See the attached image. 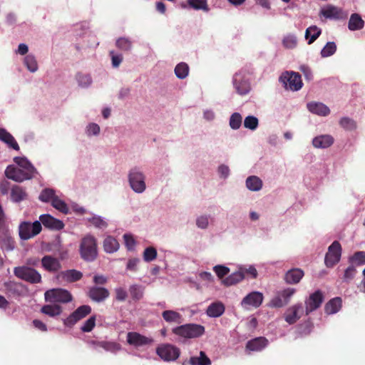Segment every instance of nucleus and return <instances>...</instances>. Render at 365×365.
I'll list each match as a JSON object with an SVG mask.
<instances>
[{
    "mask_svg": "<svg viewBox=\"0 0 365 365\" xmlns=\"http://www.w3.org/2000/svg\"><path fill=\"white\" fill-rule=\"evenodd\" d=\"M27 197L26 190L19 185H14L11 189V199L14 202H20Z\"/></svg>",
    "mask_w": 365,
    "mask_h": 365,
    "instance_id": "nucleus-33",
    "label": "nucleus"
},
{
    "mask_svg": "<svg viewBox=\"0 0 365 365\" xmlns=\"http://www.w3.org/2000/svg\"><path fill=\"white\" fill-rule=\"evenodd\" d=\"M125 245L128 250H133L136 245V241L132 234L126 233L123 235Z\"/></svg>",
    "mask_w": 365,
    "mask_h": 365,
    "instance_id": "nucleus-62",
    "label": "nucleus"
},
{
    "mask_svg": "<svg viewBox=\"0 0 365 365\" xmlns=\"http://www.w3.org/2000/svg\"><path fill=\"white\" fill-rule=\"evenodd\" d=\"M341 307V299L336 297L331 299L325 306V312L328 314H334L339 311Z\"/></svg>",
    "mask_w": 365,
    "mask_h": 365,
    "instance_id": "nucleus-39",
    "label": "nucleus"
},
{
    "mask_svg": "<svg viewBox=\"0 0 365 365\" xmlns=\"http://www.w3.org/2000/svg\"><path fill=\"white\" fill-rule=\"evenodd\" d=\"M0 141L7 145L9 148L19 151V145L14 137L5 128L0 127Z\"/></svg>",
    "mask_w": 365,
    "mask_h": 365,
    "instance_id": "nucleus-25",
    "label": "nucleus"
},
{
    "mask_svg": "<svg viewBox=\"0 0 365 365\" xmlns=\"http://www.w3.org/2000/svg\"><path fill=\"white\" fill-rule=\"evenodd\" d=\"M321 34V29L316 26L308 27L305 31V38L308 44L312 43Z\"/></svg>",
    "mask_w": 365,
    "mask_h": 365,
    "instance_id": "nucleus-41",
    "label": "nucleus"
},
{
    "mask_svg": "<svg viewBox=\"0 0 365 365\" xmlns=\"http://www.w3.org/2000/svg\"><path fill=\"white\" fill-rule=\"evenodd\" d=\"M91 308L88 305H82L73 312L69 317L63 319V324L67 327H72L77 322L90 314Z\"/></svg>",
    "mask_w": 365,
    "mask_h": 365,
    "instance_id": "nucleus-14",
    "label": "nucleus"
},
{
    "mask_svg": "<svg viewBox=\"0 0 365 365\" xmlns=\"http://www.w3.org/2000/svg\"><path fill=\"white\" fill-rule=\"evenodd\" d=\"M217 173L220 179L226 180L230 175V169L225 164H220L217 168Z\"/></svg>",
    "mask_w": 365,
    "mask_h": 365,
    "instance_id": "nucleus-61",
    "label": "nucleus"
},
{
    "mask_svg": "<svg viewBox=\"0 0 365 365\" xmlns=\"http://www.w3.org/2000/svg\"><path fill=\"white\" fill-rule=\"evenodd\" d=\"M245 187L250 191L259 192L263 187V181L257 175H250L245 180Z\"/></svg>",
    "mask_w": 365,
    "mask_h": 365,
    "instance_id": "nucleus-27",
    "label": "nucleus"
},
{
    "mask_svg": "<svg viewBox=\"0 0 365 365\" xmlns=\"http://www.w3.org/2000/svg\"><path fill=\"white\" fill-rule=\"evenodd\" d=\"M109 291L104 287H93L89 289L90 298L97 302L104 301L109 297Z\"/></svg>",
    "mask_w": 365,
    "mask_h": 365,
    "instance_id": "nucleus-26",
    "label": "nucleus"
},
{
    "mask_svg": "<svg viewBox=\"0 0 365 365\" xmlns=\"http://www.w3.org/2000/svg\"><path fill=\"white\" fill-rule=\"evenodd\" d=\"M174 71L178 78L185 79L189 74V66L186 63H179L176 65Z\"/></svg>",
    "mask_w": 365,
    "mask_h": 365,
    "instance_id": "nucleus-44",
    "label": "nucleus"
},
{
    "mask_svg": "<svg viewBox=\"0 0 365 365\" xmlns=\"http://www.w3.org/2000/svg\"><path fill=\"white\" fill-rule=\"evenodd\" d=\"M115 299L118 302H125L128 297V292L125 287H117L114 289Z\"/></svg>",
    "mask_w": 365,
    "mask_h": 365,
    "instance_id": "nucleus-57",
    "label": "nucleus"
},
{
    "mask_svg": "<svg viewBox=\"0 0 365 365\" xmlns=\"http://www.w3.org/2000/svg\"><path fill=\"white\" fill-rule=\"evenodd\" d=\"M173 332L183 339L197 338L205 333V327L200 324H187L173 328Z\"/></svg>",
    "mask_w": 365,
    "mask_h": 365,
    "instance_id": "nucleus-4",
    "label": "nucleus"
},
{
    "mask_svg": "<svg viewBox=\"0 0 365 365\" xmlns=\"http://www.w3.org/2000/svg\"><path fill=\"white\" fill-rule=\"evenodd\" d=\"M41 265L49 272H58L61 267L59 259L51 255H46L41 259Z\"/></svg>",
    "mask_w": 365,
    "mask_h": 365,
    "instance_id": "nucleus-22",
    "label": "nucleus"
},
{
    "mask_svg": "<svg viewBox=\"0 0 365 365\" xmlns=\"http://www.w3.org/2000/svg\"><path fill=\"white\" fill-rule=\"evenodd\" d=\"M75 78L78 86L81 88H88L93 83L92 77L89 73H78Z\"/></svg>",
    "mask_w": 365,
    "mask_h": 365,
    "instance_id": "nucleus-37",
    "label": "nucleus"
},
{
    "mask_svg": "<svg viewBox=\"0 0 365 365\" xmlns=\"http://www.w3.org/2000/svg\"><path fill=\"white\" fill-rule=\"evenodd\" d=\"M51 205L55 209L58 210L63 214H68L69 212V208L67 204L63 200L60 199L57 195L53 198Z\"/></svg>",
    "mask_w": 365,
    "mask_h": 365,
    "instance_id": "nucleus-51",
    "label": "nucleus"
},
{
    "mask_svg": "<svg viewBox=\"0 0 365 365\" xmlns=\"http://www.w3.org/2000/svg\"><path fill=\"white\" fill-rule=\"evenodd\" d=\"M6 176L16 182H24L33 178L31 174H29L22 168L14 165H9L5 170Z\"/></svg>",
    "mask_w": 365,
    "mask_h": 365,
    "instance_id": "nucleus-12",
    "label": "nucleus"
},
{
    "mask_svg": "<svg viewBox=\"0 0 365 365\" xmlns=\"http://www.w3.org/2000/svg\"><path fill=\"white\" fill-rule=\"evenodd\" d=\"M353 264L361 265L365 264V252H357L350 259Z\"/></svg>",
    "mask_w": 365,
    "mask_h": 365,
    "instance_id": "nucleus-63",
    "label": "nucleus"
},
{
    "mask_svg": "<svg viewBox=\"0 0 365 365\" xmlns=\"http://www.w3.org/2000/svg\"><path fill=\"white\" fill-rule=\"evenodd\" d=\"M302 305L300 303L289 307L284 313V320L289 324H294L302 314Z\"/></svg>",
    "mask_w": 365,
    "mask_h": 365,
    "instance_id": "nucleus-15",
    "label": "nucleus"
},
{
    "mask_svg": "<svg viewBox=\"0 0 365 365\" xmlns=\"http://www.w3.org/2000/svg\"><path fill=\"white\" fill-rule=\"evenodd\" d=\"M157 354L165 361H175L180 356V349L174 345L163 344L156 349Z\"/></svg>",
    "mask_w": 365,
    "mask_h": 365,
    "instance_id": "nucleus-10",
    "label": "nucleus"
},
{
    "mask_svg": "<svg viewBox=\"0 0 365 365\" xmlns=\"http://www.w3.org/2000/svg\"><path fill=\"white\" fill-rule=\"evenodd\" d=\"M45 300L51 303H68L72 301L71 294L66 289L57 288L47 290L44 293Z\"/></svg>",
    "mask_w": 365,
    "mask_h": 365,
    "instance_id": "nucleus-7",
    "label": "nucleus"
},
{
    "mask_svg": "<svg viewBox=\"0 0 365 365\" xmlns=\"http://www.w3.org/2000/svg\"><path fill=\"white\" fill-rule=\"evenodd\" d=\"M163 319L169 324H180L182 322V315L171 309L165 310L162 312Z\"/></svg>",
    "mask_w": 365,
    "mask_h": 365,
    "instance_id": "nucleus-32",
    "label": "nucleus"
},
{
    "mask_svg": "<svg viewBox=\"0 0 365 365\" xmlns=\"http://www.w3.org/2000/svg\"><path fill=\"white\" fill-rule=\"evenodd\" d=\"M298 40L294 34H287L282 38V45L287 49H294L297 46Z\"/></svg>",
    "mask_w": 365,
    "mask_h": 365,
    "instance_id": "nucleus-42",
    "label": "nucleus"
},
{
    "mask_svg": "<svg viewBox=\"0 0 365 365\" xmlns=\"http://www.w3.org/2000/svg\"><path fill=\"white\" fill-rule=\"evenodd\" d=\"M364 26V21L358 14H353L351 15L348 28L350 31L361 30Z\"/></svg>",
    "mask_w": 365,
    "mask_h": 365,
    "instance_id": "nucleus-36",
    "label": "nucleus"
},
{
    "mask_svg": "<svg viewBox=\"0 0 365 365\" xmlns=\"http://www.w3.org/2000/svg\"><path fill=\"white\" fill-rule=\"evenodd\" d=\"M84 132L88 138L98 137L101 133V127L96 123H89L86 125Z\"/></svg>",
    "mask_w": 365,
    "mask_h": 365,
    "instance_id": "nucleus-43",
    "label": "nucleus"
},
{
    "mask_svg": "<svg viewBox=\"0 0 365 365\" xmlns=\"http://www.w3.org/2000/svg\"><path fill=\"white\" fill-rule=\"evenodd\" d=\"M14 274L19 279L31 283H39L41 275L36 269L27 266L16 267L14 269Z\"/></svg>",
    "mask_w": 365,
    "mask_h": 365,
    "instance_id": "nucleus-9",
    "label": "nucleus"
},
{
    "mask_svg": "<svg viewBox=\"0 0 365 365\" xmlns=\"http://www.w3.org/2000/svg\"><path fill=\"white\" fill-rule=\"evenodd\" d=\"M157 250L154 247H146L143 253V258L145 262H150L155 260L157 257Z\"/></svg>",
    "mask_w": 365,
    "mask_h": 365,
    "instance_id": "nucleus-53",
    "label": "nucleus"
},
{
    "mask_svg": "<svg viewBox=\"0 0 365 365\" xmlns=\"http://www.w3.org/2000/svg\"><path fill=\"white\" fill-rule=\"evenodd\" d=\"M129 292L134 300H140L144 294V287L141 285L134 284L130 286Z\"/></svg>",
    "mask_w": 365,
    "mask_h": 365,
    "instance_id": "nucleus-47",
    "label": "nucleus"
},
{
    "mask_svg": "<svg viewBox=\"0 0 365 365\" xmlns=\"http://www.w3.org/2000/svg\"><path fill=\"white\" fill-rule=\"evenodd\" d=\"M341 255V247L338 241H334L329 247L328 252L325 256V264L327 267H331L340 260Z\"/></svg>",
    "mask_w": 365,
    "mask_h": 365,
    "instance_id": "nucleus-11",
    "label": "nucleus"
},
{
    "mask_svg": "<svg viewBox=\"0 0 365 365\" xmlns=\"http://www.w3.org/2000/svg\"><path fill=\"white\" fill-rule=\"evenodd\" d=\"M321 14L326 19H341L346 18L347 14L341 8L334 6H327L321 10Z\"/></svg>",
    "mask_w": 365,
    "mask_h": 365,
    "instance_id": "nucleus-18",
    "label": "nucleus"
},
{
    "mask_svg": "<svg viewBox=\"0 0 365 365\" xmlns=\"http://www.w3.org/2000/svg\"><path fill=\"white\" fill-rule=\"evenodd\" d=\"M79 252L84 260L93 261L98 255L96 238L91 234L86 235L81 240Z\"/></svg>",
    "mask_w": 365,
    "mask_h": 365,
    "instance_id": "nucleus-2",
    "label": "nucleus"
},
{
    "mask_svg": "<svg viewBox=\"0 0 365 365\" xmlns=\"http://www.w3.org/2000/svg\"><path fill=\"white\" fill-rule=\"evenodd\" d=\"M213 271L217 277L222 280L225 279L224 277L229 274L230 268L225 265L218 264L213 267Z\"/></svg>",
    "mask_w": 365,
    "mask_h": 365,
    "instance_id": "nucleus-59",
    "label": "nucleus"
},
{
    "mask_svg": "<svg viewBox=\"0 0 365 365\" xmlns=\"http://www.w3.org/2000/svg\"><path fill=\"white\" fill-rule=\"evenodd\" d=\"M187 4L195 10L209 11L207 0H187Z\"/></svg>",
    "mask_w": 365,
    "mask_h": 365,
    "instance_id": "nucleus-50",
    "label": "nucleus"
},
{
    "mask_svg": "<svg viewBox=\"0 0 365 365\" xmlns=\"http://www.w3.org/2000/svg\"><path fill=\"white\" fill-rule=\"evenodd\" d=\"M304 272L301 269L295 268L289 270L285 276L284 279L287 284H297L303 277Z\"/></svg>",
    "mask_w": 365,
    "mask_h": 365,
    "instance_id": "nucleus-31",
    "label": "nucleus"
},
{
    "mask_svg": "<svg viewBox=\"0 0 365 365\" xmlns=\"http://www.w3.org/2000/svg\"><path fill=\"white\" fill-rule=\"evenodd\" d=\"M41 312L51 317H55L61 314L62 307L56 304H46L41 307Z\"/></svg>",
    "mask_w": 365,
    "mask_h": 365,
    "instance_id": "nucleus-38",
    "label": "nucleus"
},
{
    "mask_svg": "<svg viewBox=\"0 0 365 365\" xmlns=\"http://www.w3.org/2000/svg\"><path fill=\"white\" fill-rule=\"evenodd\" d=\"M24 65L31 73H35L38 69L37 60L34 54L26 55L23 60Z\"/></svg>",
    "mask_w": 365,
    "mask_h": 365,
    "instance_id": "nucleus-40",
    "label": "nucleus"
},
{
    "mask_svg": "<svg viewBox=\"0 0 365 365\" xmlns=\"http://www.w3.org/2000/svg\"><path fill=\"white\" fill-rule=\"evenodd\" d=\"M308 110L312 114L325 117L329 115L330 109L322 102L312 101L307 104Z\"/></svg>",
    "mask_w": 365,
    "mask_h": 365,
    "instance_id": "nucleus-20",
    "label": "nucleus"
},
{
    "mask_svg": "<svg viewBox=\"0 0 365 365\" xmlns=\"http://www.w3.org/2000/svg\"><path fill=\"white\" fill-rule=\"evenodd\" d=\"M279 81L287 90L297 91L303 86L301 76L298 73L294 71H285L279 78Z\"/></svg>",
    "mask_w": 365,
    "mask_h": 365,
    "instance_id": "nucleus-6",
    "label": "nucleus"
},
{
    "mask_svg": "<svg viewBox=\"0 0 365 365\" xmlns=\"http://www.w3.org/2000/svg\"><path fill=\"white\" fill-rule=\"evenodd\" d=\"M336 50V44L334 42H328L321 51L322 57H329L333 55Z\"/></svg>",
    "mask_w": 365,
    "mask_h": 365,
    "instance_id": "nucleus-58",
    "label": "nucleus"
},
{
    "mask_svg": "<svg viewBox=\"0 0 365 365\" xmlns=\"http://www.w3.org/2000/svg\"><path fill=\"white\" fill-rule=\"evenodd\" d=\"M339 124L343 128L347 130H353L356 127L355 121L347 117L341 118Z\"/></svg>",
    "mask_w": 365,
    "mask_h": 365,
    "instance_id": "nucleus-60",
    "label": "nucleus"
},
{
    "mask_svg": "<svg viewBox=\"0 0 365 365\" xmlns=\"http://www.w3.org/2000/svg\"><path fill=\"white\" fill-rule=\"evenodd\" d=\"M14 162L15 163L14 165L22 168L26 173L31 174L33 178L38 174L36 169L26 157H15Z\"/></svg>",
    "mask_w": 365,
    "mask_h": 365,
    "instance_id": "nucleus-24",
    "label": "nucleus"
},
{
    "mask_svg": "<svg viewBox=\"0 0 365 365\" xmlns=\"http://www.w3.org/2000/svg\"><path fill=\"white\" fill-rule=\"evenodd\" d=\"M242 274L244 275V279L245 277L255 279L257 277V271L255 266L253 265H240L239 267Z\"/></svg>",
    "mask_w": 365,
    "mask_h": 365,
    "instance_id": "nucleus-48",
    "label": "nucleus"
},
{
    "mask_svg": "<svg viewBox=\"0 0 365 365\" xmlns=\"http://www.w3.org/2000/svg\"><path fill=\"white\" fill-rule=\"evenodd\" d=\"M103 247L106 253L112 254L119 250L120 245L114 237L107 235L103 240Z\"/></svg>",
    "mask_w": 365,
    "mask_h": 365,
    "instance_id": "nucleus-29",
    "label": "nucleus"
},
{
    "mask_svg": "<svg viewBox=\"0 0 365 365\" xmlns=\"http://www.w3.org/2000/svg\"><path fill=\"white\" fill-rule=\"evenodd\" d=\"M85 220L89 222L91 225L99 230L106 229L108 226V220L105 217L92 214L91 217H86Z\"/></svg>",
    "mask_w": 365,
    "mask_h": 365,
    "instance_id": "nucleus-30",
    "label": "nucleus"
},
{
    "mask_svg": "<svg viewBox=\"0 0 365 365\" xmlns=\"http://www.w3.org/2000/svg\"><path fill=\"white\" fill-rule=\"evenodd\" d=\"M225 304L220 301H215L207 306L205 314L210 318H218L225 313Z\"/></svg>",
    "mask_w": 365,
    "mask_h": 365,
    "instance_id": "nucleus-21",
    "label": "nucleus"
},
{
    "mask_svg": "<svg viewBox=\"0 0 365 365\" xmlns=\"http://www.w3.org/2000/svg\"><path fill=\"white\" fill-rule=\"evenodd\" d=\"M115 46L123 51H129L132 49L133 42L128 37H120L116 40Z\"/></svg>",
    "mask_w": 365,
    "mask_h": 365,
    "instance_id": "nucleus-45",
    "label": "nucleus"
},
{
    "mask_svg": "<svg viewBox=\"0 0 365 365\" xmlns=\"http://www.w3.org/2000/svg\"><path fill=\"white\" fill-rule=\"evenodd\" d=\"M296 292V289L293 287H287L279 290L269 301L268 306L272 308H281L286 306Z\"/></svg>",
    "mask_w": 365,
    "mask_h": 365,
    "instance_id": "nucleus-5",
    "label": "nucleus"
},
{
    "mask_svg": "<svg viewBox=\"0 0 365 365\" xmlns=\"http://www.w3.org/2000/svg\"><path fill=\"white\" fill-rule=\"evenodd\" d=\"M191 365H210V359L205 355V352L200 351L199 356H193L190 359Z\"/></svg>",
    "mask_w": 365,
    "mask_h": 365,
    "instance_id": "nucleus-49",
    "label": "nucleus"
},
{
    "mask_svg": "<svg viewBox=\"0 0 365 365\" xmlns=\"http://www.w3.org/2000/svg\"><path fill=\"white\" fill-rule=\"evenodd\" d=\"M268 344V341L264 337H257L247 343L246 349L250 351H260Z\"/></svg>",
    "mask_w": 365,
    "mask_h": 365,
    "instance_id": "nucleus-28",
    "label": "nucleus"
},
{
    "mask_svg": "<svg viewBox=\"0 0 365 365\" xmlns=\"http://www.w3.org/2000/svg\"><path fill=\"white\" fill-rule=\"evenodd\" d=\"M211 217L209 215H200L195 219V225L200 230H207L210 226Z\"/></svg>",
    "mask_w": 365,
    "mask_h": 365,
    "instance_id": "nucleus-46",
    "label": "nucleus"
},
{
    "mask_svg": "<svg viewBox=\"0 0 365 365\" xmlns=\"http://www.w3.org/2000/svg\"><path fill=\"white\" fill-rule=\"evenodd\" d=\"M99 346L112 353H116L121 349L120 344L115 341H101L99 343Z\"/></svg>",
    "mask_w": 365,
    "mask_h": 365,
    "instance_id": "nucleus-52",
    "label": "nucleus"
},
{
    "mask_svg": "<svg viewBox=\"0 0 365 365\" xmlns=\"http://www.w3.org/2000/svg\"><path fill=\"white\" fill-rule=\"evenodd\" d=\"M56 195L55 191L52 189L46 188L42 190L41 194L39 195V200L43 202H53L54 197H56Z\"/></svg>",
    "mask_w": 365,
    "mask_h": 365,
    "instance_id": "nucleus-55",
    "label": "nucleus"
},
{
    "mask_svg": "<svg viewBox=\"0 0 365 365\" xmlns=\"http://www.w3.org/2000/svg\"><path fill=\"white\" fill-rule=\"evenodd\" d=\"M323 302V295L320 291H316L310 294L305 301L307 314L318 309Z\"/></svg>",
    "mask_w": 365,
    "mask_h": 365,
    "instance_id": "nucleus-16",
    "label": "nucleus"
},
{
    "mask_svg": "<svg viewBox=\"0 0 365 365\" xmlns=\"http://www.w3.org/2000/svg\"><path fill=\"white\" fill-rule=\"evenodd\" d=\"M334 142V139L331 135H320L313 138L312 145L316 148L325 149L332 145Z\"/></svg>",
    "mask_w": 365,
    "mask_h": 365,
    "instance_id": "nucleus-23",
    "label": "nucleus"
},
{
    "mask_svg": "<svg viewBox=\"0 0 365 365\" xmlns=\"http://www.w3.org/2000/svg\"><path fill=\"white\" fill-rule=\"evenodd\" d=\"M39 220L41 225L43 224L46 227L49 229L59 230L64 227V224L61 220L56 219L48 214L40 215Z\"/></svg>",
    "mask_w": 365,
    "mask_h": 365,
    "instance_id": "nucleus-19",
    "label": "nucleus"
},
{
    "mask_svg": "<svg viewBox=\"0 0 365 365\" xmlns=\"http://www.w3.org/2000/svg\"><path fill=\"white\" fill-rule=\"evenodd\" d=\"M127 342L131 346L140 347L151 344L153 339L137 332H128L127 334Z\"/></svg>",
    "mask_w": 365,
    "mask_h": 365,
    "instance_id": "nucleus-17",
    "label": "nucleus"
},
{
    "mask_svg": "<svg viewBox=\"0 0 365 365\" xmlns=\"http://www.w3.org/2000/svg\"><path fill=\"white\" fill-rule=\"evenodd\" d=\"M232 83L236 93L240 96L247 95L251 91L250 79L245 70L238 71L233 75Z\"/></svg>",
    "mask_w": 365,
    "mask_h": 365,
    "instance_id": "nucleus-3",
    "label": "nucleus"
},
{
    "mask_svg": "<svg viewBox=\"0 0 365 365\" xmlns=\"http://www.w3.org/2000/svg\"><path fill=\"white\" fill-rule=\"evenodd\" d=\"M242 122V117L239 113H234L229 120V125L232 130H237L240 128Z\"/></svg>",
    "mask_w": 365,
    "mask_h": 365,
    "instance_id": "nucleus-54",
    "label": "nucleus"
},
{
    "mask_svg": "<svg viewBox=\"0 0 365 365\" xmlns=\"http://www.w3.org/2000/svg\"><path fill=\"white\" fill-rule=\"evenodd\" d=\"M259 120L257 117L253 115H248L245 118L244 126L251 130H255L257 128Z\"/></svg>",
    "mask_w": 365,
    "mask_h": 365,
    "instance_id": "nucleus-56",
    "label": "nucleus"
},
{
    "mask_svg": "<svg viewBox=\"0 0 365 365\" xmlns=\"http://www.w3.org/2000/svg\"><path fill=\"white\" fill-rule=\"evenodd\" d=\"M264 299L262 292H252L246 295L241 302V306L245 309L259 307Z\"/></svg>",
    "mask_w": 365,
    "mask_h": 365,
    "instance_id": "nucleus-13",
    "label": "nucleus"
},
{
    "mask_svg": "<svg viewBox=\"0 0 365 365\" xmlns=\"http://www.w3.org/2000/svg\"><path fill=\"white\" fill-rule=\"evenodd\" d=\"M198 277L200 279L202 282H205L207 285L215 282V277L211 272L201 271L198 273Z\"/></svg>",
    "mask_w": 365,
    "mask_h": 365,
    "instance_id": "nucleus-64",
    "label": "nucleus"
},
{
    "mask_svg": "<svg viewBox=\"0 0 365 365\" xmlns=\"http://www.w3.org/2000/svg\"><path fill=\"white\" fill-rule=\"evenodd\" d=\"M82 273L76 269H68L64 272H61L58 274V277L62 278L63 280L68 282L78 281L82 277Z\"/></svg>",
    "mask_w": 365,
    "mask_h": 365,
    "instance_id": "nucleus-35",
    "label": "nucleus"
},
{
    "mask_svg": "<svg viewBox=\"0 0 365 365\" xmlns=\"http://www.w3.org/2000/svg\"><path fill=\"white\" fill-rule=\"evenodd\" d=\"M244 279V275L242 274L240 268L237 271L232 273L224 279L222 280V284L225 286L230 287L235 285Z\"/></svg>",
    "mask_w": 365,
    "mask_h": 365,
    "instance_id": "nucleus-34",
    "label": "nucleus"
},
{
    "mask_svg": "<svg viewBox=\"0 0 365 365\" xmlns=\"http://www.w3.org/2000/svg\"><path fill=\"white\" fill-rule=\"evenodd\" d=\"M147 177L140 167L134 166L128 173V182L131 190L136 194H143L147 190Z\"/></svg>",
    "mask_w": 365,
    "mask_h": 365,
    "instance_id": "nucleus-1",
    "label": "nucleus"
},
{
    "mask_svg": "<svg viewBox=\"0 0 365 365\" xmlns=\"http://www.w3.org/2000/svg\"><path fill=\"white\" fill-rule=\"evenodd\" d=\"M41 228L39 221L36 220L34 222H23L19 226V237L21 240H29L40 233Z\"/></svg>",
    "mask_w": 365,
    "mask_h": 365,
    "instance_id": "nucleus-8",
    "label": "nucleus"
}]
</instances>
